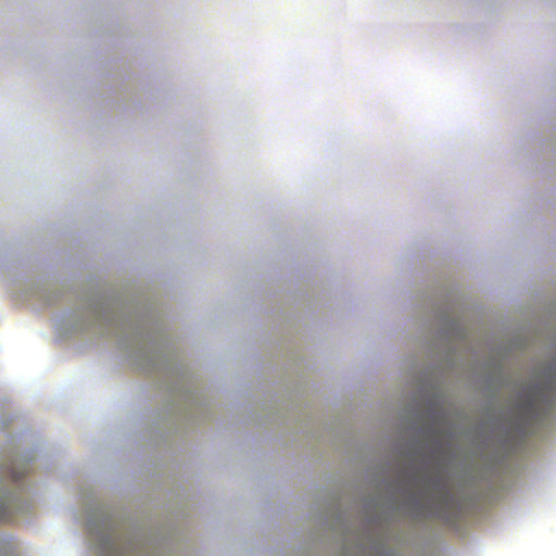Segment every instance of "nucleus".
<instances>
[{"instance_id": "obj_1", "label": "nucleus", "mask_w": 556, "mask_h": 556, "mask_svg": "<svg viewBox=\"0 0 556 556\" xmlns=\"http://www.w3.org/2000/svg\"><path fill=\"white\" fill-rule=\"evenodd\" d=\"M29 469V463H23L21 464V471L15 469V466L11 468V477L13 480L17 481L23 476H25L28 472Z\"/></svg>"}, {"instance_id": "obj_2", "label": "nucleus", "mask_w": 556, "mask_h": 556, "mask_svg": "<svg viewBox=\"0 0 556 556\" xmlns=\"http://www.w3.org/2000/svg\"><path fill=\"white\" fill-rule=\"evenodd\" d=\"M12 519V514L9 510V507L0 502V520L9 521Z\"/></svg>"}]
</instances>
